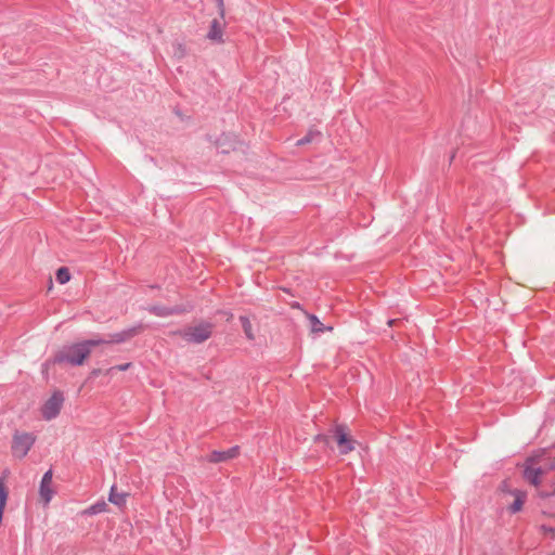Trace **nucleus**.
I'll return each mask as SVG.
<instances>
[{"mask_svg":"<svg viewBox=\"0 0 555 555\" xmlns=\"http://www.w3.org/2000/svg\"><path fill=\"white\" fill-rule=\"evenodd\" d=\"M506 486H507L506 482H503L502 486H501V489L505 490Z\"/></svg>","mask_w":555,"mask_h":555,"instance_id":"24","label":"nucleus"},{"mask_svg":"<svg viewBox=\"0 0 555 555\" xmlns=\"http://www.w3.org/2000/svg\"><path fill=\"white\" fill-rule=\"evenodd\" d=\"M331 433H333V438L338 446V451L340 454L346 455L354 450L356 441L349 436L346 425H335Z\"/></svg>","mask_w":555,"mask_h":555,"instance_id":"4","label":"nucleus"},{"mask_svg":"<svg viewBox=\"0 0 555 555\" xmlns=\"http://www.w3.org/2000/svg\"><path fill=\"white\" fill-rule=\"evenodd\" d=\"M393 322H395L393 320H389L388 324L391 325Z\"/></svg>","mask_w":555,"mask_h":555,"instance_id":"25","label":"nucleus"},{"mask_svg":"<svg viewBox=\"0 0 555 555\" xmlns=\"http://www.w3.org/2000/svg\"><path fill=\"white\" fill-rule=\"evenodd\" d=\"M143 330H144V325L142 323H139V324H137L132 327H129L127 330H124L121 332L111 334L109 339H104L105 343L103 345L121 344V343L137 336Z\"/></svg>","mask_w":555,"mask_h":555,"instance_id":"8","label":"nucleus"},{"mask_svg":"<svg viewBox=\"0 0 555 555\" xmlns=\"http://www.w3.org/2000/svg\"><path fill=\"white\" fill-rule=\"evenodd\" d=\"M52 469L47 470L40 481L39 493L44 504H49L54 491L52 489Z\"/></svg>","mask_w":555,"mask_h":555,"instance_id":"9","label":"nucleus"},{"mask_svg":"<svg viewBox=\"0 0 555 555\" xmlns=\"http://www.w3.org/2000/svg\"><path fill=\"white\" fill-rule=\"evenodd\" d=\"M126 496L127 494L118 493L116 486H113L108 494V501L117 506H122L126 504Z\"/></svg>","mask_w":555,"mask_h":555,"instance_id":"14","label":"nucleus"},{"mask_svg":"<svg viewBox=\"0 0 555 555\" xmlns=\"http://www.w3.org/2000/svg\"><path fill=\"white\" fill-rule=\"evenodd\" d=\"M9 492L4 485V480L0 478V506L5 508Z\"/></svg>","mask_w":555,"mask_h":555,"instance_id":"19","label":"nucleus"},{"mask_svg":"<svg viewBox=\"0 0 555 555\" xmlns=\"http://www.w3.org/2000/svg\"><path fill=\"white\" fill-rule=\"evenodd\" d=\"M308 319L310 321V324H311V331L314 332V333H322L325 331V327L323 325V323L318 319L317 315L314 314H309L308 315Z\"/></svg>","mask_w":555,"mask_h":555,"instance_id":"17","label":"nucleus"},{"mask_svg":"<svg viewBox=\"0 0 555 555\" xmlns=\"http://www.w3.org/2000/svg\"><path fill=\"white\" fill-rule=\"evenodd\" d=\"M511 494L515 496L514 502L508 506V512L511 514H516L521 511L524 503L526 501V492L521 490H513Z\"/></svg>","mask_w":555,"mask_h":555,"instance_id":"13","label":"nucleus"},{"mask_svg":"<svg viewBox=\"0 0 555 555\" xmlns=\"http://www.w3.org/2000/svg\"><path fill=\"white\" fill-rule=\"evenodd\" d=\"M64 397L61 391H55L41 408L42 417L46 421L55 418L62 409Z\"/></svg>","mask_w":555,"mask_h":555,"instance_id":"5","label":"nucleus"},{"mask_svg":"<svg viewBox=\"0 0 555 555\" xmlns=\"http://www.w3.org/2000/svg\"><path fill=\"white\" fill-rule=\"evenodd\" d=\"M191 307H185L183 305H177V306H173V307H166V306H162V305H153V306H150L146 308V310L155 315V317H159V318H167V317H170V315H179V314H183V313H186L189 311H191Z\"/></svg>","mask_w":555,"mask_h":555,"instance_id":"6","label":"nucleus"},{"mask_svg":"<svg viewBox=\"0 0 555 555\" xmlns=\"http://www.w3.org/2000/svg\"><path fill=\"white\" fill-rule=\"evenodd\" d=\"M214 324L210 322H201L195 326H189L178 331L175 334L181 336L185 341L192 344H202L212 335Z\"/></svg>","mask_w":555,"mask_h":555,"instance_id":"2","label":"nucleus"},{"mask_svg":"<svg viewBox=\"0 0 555 555\" xmlns=\"http://www.w3.org/2000/svg\"><path fill=\"white\" fill-rule=\"evenodd\" d=\"M553 555H555V553Z\"/></svg>","mask_w":555,"mask_h":555,"instance_id":"27","label":"nucleus"},{"mask_svg":"<svg viewBox=\"0 0 555 555\" xmlns=\"http://www.w3.org/2000/svg\"><path fill=\"white\" fill-rule=\"evenodd\" d=\"M36 442V436L31 433L16 430L12 437L11 451L16 459H24Z\"/></svg>","mask_w":555,"mask_h":555,"instance_id":"3","label":"nucleus"},{"mask_svg":"<svg viewBox=\"0 0 555 555\" xmlns=\"http://www.w3.org/2000/svg\"><path fill=\"white\" fill-rule=\"evenodd\" d=\"M240 322L242 324V327H243V331H244V334H245L246 338L248 340H254L255 339V335H254L253 326H251V323H250V320L248 319V317L241 315L240 317Z\"/></svg>","mask_w":555,"mask_h":555,"instance_id":"15","label":"nucleus"},{"mask_svg":"<svg viewBox=\"0 0 555 555\" xmlns=\"http://www.w3.org/2000/svg\"><path fill=\"white\" fill-rule=\"evenodd\" d=\"M542 475L543 469L541 467H532L530 465H526L524 469V478L533 486L540 485Z\"/></svg>","mask_w":555,"mask_h":555,"instance_id":"11","label":"nucleus"},{"mask_svg":"<svg viewBox=\"0 0 555 555\" xmlns=\"http://www.w3.org/2000/svg\"><path fill=\"white\" fill-rule=\"evenodd\" d=\"M103 338L86 339L79 343L64 346L51 360L53 364L67 363L72 366L81 365L89 358L93 347L103 345Z\"/></svg>","mask_w":555,"mask_h":555,"instance_id":"1","label":"nucleus"},{"mask_svg":"<svg viewBox=\"0 0 555 555\" xmlns=\"http://www.w3.org/2000/svg\"><path fill=\"white\" fill-rule=\"evenodd\" d=\"M331 436L326 434H319L314 437V442L317 443H323L325 446H330Z\"/></svg>","mask_w":555,"mask_h":555,"instance_id":"21","label":"nucleus"},{"mask_svg":"<svg viewBox=\"0 0 555 555\" xmlns=\"http://www.w3.org/2000/svg\"><path fill=\"white\" fill-rule=\"evenodd\" d=\"M69 280H70V272H69L68 268H66V267L59 268L56 271V281L60 284H65Z\"/></svg>","mask_w":555,"mask_h":555,"instance_id":"18","label":"nucleus"},{"mask_svg":"<svg viewBox=\"0 0 555 555\" xmlns=\"http://www.w3.org/2000/svg\"><path fill=\"white\" fill-rule=\"evenodd\" d=\"M107 508V504L104 501L96 502L92 505H90L86 511L85 514L87 515H96L104 513Z\"/></svg>","mask_w":555,"mask_h":555,"instance_id":"16","label":"nucleus"},{"mask_svg":"<svg viewBox=\"0 0 555 555\" xmlns=\"http://www.w3.org/2000/svg\"><path fill=\"white\" fill-rule=\"evenodd\" d=\"M244 146L245 144L232 134L223 133L217 140V147L222 154H229L232 151L243 150Z\"/></svg>","mask_w":555,"mask_h":555,"instance_id":"7","label":"nucleus"},{"mask_svg":"<svg viewBox=\"0 0 555 555\" xmlns=\"http://www.w3.org/2000/svg\"><path fill=\"white\" fill-rule=\"evenodd\" d=\"M216 1H217L219 14H220L221 18H223L224 17V3H223V0H216Z\"/></svg>","mask_w":555,"mask_h":555,"instance_id":"23","label":"nucleus"},{"mask_svg":"<svg viewBox=\"0 0 555 555\" xmlns=\"http://www.w3.org/2000/svg\"><path fill=\"white\" fill-rule=\"evenodd\" d=\"M321 133L319 131H309L304 138L299 139L297 141V145L301 146L307 143H310L313 140L314 135H320Z\"/></svg>","mask_w":555,"mask_h":555,"instance_id":"20","label":"nucleus"},{"mask_svg":"<svg viewBox=\"0 0 555 555\" xmlns=\"http://www.w3.org/2000/svg\"><path fill=\"white\" fill-rule=\"evenodd\" d=\"M131 366V363L118 364L109 369V371H127Z\"/></svg>","mask_w":555,"mask_h":555,"instance_id":"22","label":"nucleus"},{"mask_svg":"<svg viewBox=\"0 0 555 555\" xmlns=\"http://www.w3.org/2000/svg\"><path fill=\"white\" fill-rule=\"evenodd\" d=\"M551 531L555 535V528L551 529Z\"/></svg>","mask_w":555,"mask_h":555,"instance_id":"26","label":"nucleus"},{"mask_svg":"<svg viewBox=\"0 0 555 555\" xmlns=\"http://www.w3.org/2000/svg\"><path fill=\"white\" fill-rule=\"evenodd\" d=\"M240 454V448L237 446H234L225 451H212L209 455L207 461L210 463H221L225 462L228 460L235 459Z\"/></svg>","mask_w":555,"mask_h":555,"instance_id":"10","label":"nucleus"},{"mask_svg":"<svg viewBox=\"0 0 555 555\" xmlns=\"http://www.w3.org/2000/svg\"><path fill=\"white\" fill-rule=\"evenodd\" d=\"M207 38L218 43L223 42V27L218 20L211 21Z\"/></svg>","mask_w":555,"mask_h":555,"instance_id":"12","label":"nucleus"}]
</instances>
